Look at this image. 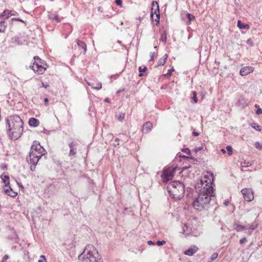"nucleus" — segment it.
<instances>
[{
  "label": "nucleus",
  "mask_w": 262,
  "mask_h": 262,
  "mask_svg": "<svg viewBox=\"0 0 262 262\" xmlns=\"http://www.w3.org/2000/svg\"><path fill=\"white\" fill-rule=\"evenodd\" d=\"M139 72L140 74H139V77H142L144 74H143V72H146L147 70V68L146 67H139Z\"/></svg>",
  "instance_id": "28"
},
{
  "label": "nucleus",
  "mask_w": 262,
  "mask_h": 262,
  "mask_svg": "<svg viewBox=\"0 0 262 262\" xmlns=\"http://www.w3.org/2000/svg\"><path fill=\"white\" fill-rule=\"evenodd\" d=\"M244 199L247 202H251L254 199V196L251 190L247 188H244L241 190Z\"/></svg>",
  "instance_id": "11"
},
{
  "label": "nucleus",
  "mask_w": 262,
  "mask_h": 262,
  "mask_svg": "<svg viewBox=\"0 0 262 262\" xmlns=\"http://www.w3.org/2000/svg\"><path fill=\"white\" fill-rule=\"evenodd\" d=\"M77 143L76 142L72 141L69 144L70 148L69 156L75 157L77 154Z\"/></svg>",
  "instance_id": "12"
},
{
  "label": "nucleus",
  "mask_w": 262,
  "mask_h": 262,
  "mask_svg": "<svg viewBox=\"0 0 262 262\" xmlns=\"http://www.w3.org/2000/svg\"><path fill=\"white\" fill-rule=\"evenodd\" d=\"M7 26V23L5 20H0V32L4 33L6 31V27Z\"/></svg>",
  "instance_id": "21"
},
{
  "label": "nucleus",
  "mask_w": 262,
  "mask_h": 262,
  "mask_svg": "<svg viewBox=\"0 0 262 262\" xmlns=\"http://www.w3.org/2000/svg\"><path fill=\"white\" fill-rule=\"evenodd\" d=\"M202 149V147H197L194 148V151L195 152H199Z\"/></svg>",
  "instance_id": "52"
},
{
  "label": "nucleus",
  "mask_w": 262,
  "mask_h": 262,
  "mask_svg": "<svg viewBox=\"0 0 262 262\" xmlns=\"http://www.w3.org/2000/svg\"><path fill=\"white\" fill-rule=\"evenodd\" d=\"M182 151L186 154L188 155H190L191 154L190 150L188 148H185L182 149Z\"/></svg>",
  "instance_id": "40"
},
{
  "label": "nucleus",
  "mask_w": 262,
  "mask_h": 262,
  "mask_svg": "<svg viewBox=\"0 0 262 262\" xmlns=\"http://www.w3.org/2000/svg\"><path fill=\"white\" fill-rule=\"evenodd\" d=\"M177 156H179V157L181 159V161L182 160V159L187 160L190 159V157L184 155H181V154L180 153L178 154Z\"/></svg>",
  "instance_id": "38"
},
{
  "label": "nucleus",
  "mask_w": 262,
  "mask_h": 262,
  "mask_svg": "<svg viewBox=\"0 0 262 262\" xmlns=\"http://www.w3.org/2000/svg\"><path fill=\"white\" fill-rule=\"evenodd\" d=\"M12 231L13 232V235L11 237H9V238L11 239L18 238V235L16 232V231H14L13 229L12 230Z\"/></svg>",
  "instance_id": "37"
},
{
  "label": "nucleus",
  "mask_w": 262,
  "mask_h": 262,
  "mask_svg": "<svg viewBox=\"0 0 262 262\" xmlns=\"http://www.w3.org/2000/svg\"><path fill=\"white\" fill-rule=\"evenodd\" d=\"M198 250V248L196 246H193V247L189 248L187 250H185L184 254L188 256H191L195 253Z\"/></svg>",
  "instance_id": "17"
},
{
  "label": "nucleus",
  "mask_w": 262,
  "mask_h": 262,
  "mask_svg": "<svg viewBox=\"0 0 262 262\" xmlns=\"http://www.w3.org/2000/svg\"><path fill=\"white\" fill-rule=\"evenodd\" d=\"M237 27L240 29H247V30H248L250 28L249 25L243 24L242 21L240 20H238L237 21Z\"/></svg>",
  "instance_id": "23"
},
{
  "label": "nucleus",
  "mask_w": 262,
  "mask_h": 262,
  "mask_svg": "<svg viewBox=\"0 0 262 262\" xmlns=\"http://www.w3.org/2000/svg\"><path fill=\"white\" fill-rule=\"evenodd\" d=\"M115 3L117 6L122 7V0H115Z\"/></svg>",
  "instance_id": "47"
},
{
  "label": "nucleus",
  "mask_w": 262,
  "mask_h": 262,
  "mask_svg": "<svg viewBox=\"0 0 262 262\" xmlns=\"http://www.w3.org/2000/svg\"><path fill=\"white\" fill-rule=\"evenodd\" d=\"M224 204L225 206H227L229 204V202L228 201H226L224 202Z\"/></svg>",
  "instance_id": "58"
},
{
  "label": "nucleus",
  "mask_w": 262,
  "mask_h": 262,
  "mask_svg": "<svg viewBox=\"0 0 262 262\" xmlns=\"http://www.w3.org/2000/svg\"><path fill=\"white\" fill-rule=\"evenodd\" d=\"M147 243L149 245H154V243L152 241H148L147 242Z\"/></svg>",
  "instance_id": "60"
},
{
  "label": "nucleus",
  "mask_w": 262,
  "mask_h": 262,
  "mask_svg": "<svg viewBox=\"0 0 262 262\" xmlns=\"http://www.w3.org/2000/svg\"><path fill=\"white\" fill-rule=\"evenodd\" d=\"M98 11H99L100 12L102 13L103 12V9L101 7L99 6L98 9H97Z\"/></svg>",
  "instance_id": "57"
},
{
  "label": "nucleus",
  "mask_w": 262,
  "mask_h": 262,
  "mask_svg": "<svg viewBox=\"0 0 262 262\" xmlns=\"http://www.w3.org/2000/svg\"><path fill=\"white\" fill-rule=\"evenodd\" d=\"M82 262H102L101 256L93 245H87L83 252L79 256Z\"/></svg>",
  "instance_id": "3"
},
{
  "label": "nucleus",
  "mask_w": 262,
  "mask_h": 262,
  "mask_svg": "<svg viewBox=\"0 0 262 262\" xmlns=\"http://www.w3.org/2000/svg\"><path fill=\"white\" fill-rule=\"evenodd\" d=\"M247 229H248V227H247L246 226L241 225H237L236 227L235 228V230L237 232H240L241 231H243L244 230H247Z\"/></svg>",
  "instance_id": "29"
},
{
  "label": "nucleus",
  "mask_w": 262,
  "mask_h": 262,
  "mask_svg": "<svg viewBox=\"0 0 262 262\" xmlns=\"http://www.w3.org/2000/svg\"><path fill=\"white\" fill-rule=\"evenodd\" d=\"M160 41H162L164 42V44L166 43L167 41V34L166 31H164V32L161 34Z\"/></svg>",
  "instance_id": "31"
},
{
  "label": "nucleus",
  "mask_w": 262,
  "mask_h": 262,
  "mask_svg": "<svg viewBox=\"0 0 262 262\" xmlns=\"http://www.w3.org/2000/svg\"><path fill=\"white\" fill-rule=\"evenodd\" d=\"M17 14H18V13H17L16 12H15V11H14V12H12V15H11V16L16 15H17Z\"/></svg>",
  "instance_id": "62"
},
{
  "label": "nucleus",
  "mask_w": 262,
  "mask_h": 262,
  "mask_svg": "<svg viewBox=\"0 0 262 262\" xmlns=\"http://www.w3.org/2000/svg\"><path fill=\"white\" fill-rule=\"evenodd\" d=\"M174 71V68H173V67H172L170 69H169L168 70V72L166 74H164V76L165 77H171V76L172 75V72H173Z\"/></svg>",
  "instance_id": "33"
},
{
  "label": "nucleus",
  "mask_w": 262,
  "mask_h": 262,
  "mask_svg": "<svg viewBox=\"0 0 262 262\" xmlns=\"http://www.w3.org/2000/svg\"><path fill=\"white\" fill-rule=\"evenodd\" d=\"M30 150L36 151L40 154L43 153V156L47 154L46 150L41 146L40 143L36 140L33 141Z\"/></svg>",
  "instance_id": "9"
},
{
  "label": "nucleus",
  "mask_w": 262,
  "mask_h": 262,
  "mask_svg": "<svg viewBox=\"0 0 262 262\" xmlns=\"http://www.w3.org/2000/svg\"><path fill=\"white\" fill-rule=\"evenodd\" d=\"M248 104V100L243 97H240L236 103V105L242 108H244L247 106Z\"/></svg>",
  "instance_id": "14"
},
{
  "label": "nucleus",
  "mask_w": 262,
  "mask_h": 262,
  "mask_svg": "<svg viewBox=\"0 0 262 262\" xmlns=\"http://www.w3.org/2000/svg\"><path fill=\"white\" fill-rule=\"evenodd\" d=\"M7 133L10 139L16 140L23 135L24 123L17 115L8 116L6 119Z\"/></svg>",
  "instance_id": "2"
},
{
  "label": "nucleus",
  "mask_w": 262,
  "mask_h": 262,
  "mask_svg": "<svg viewBox=\"0 0 262 262\" xmlns=\"http://www.w3.org/2000/svg\"><path fill=\"white\" fill-rule=\"evenodd\" d=\"M16 183H17V185H18L20 187H21V188H24V187H23V185L20 184V183H19L18 181H16Z\"/></svg>",
  "instance_id": "59"
},
{
  "label": "nucleus",
  "mask_w": 262,
  "mask_h": 262,
  "mask_svg": "<svg viewBox=\"0 0 262 262\" xmlns=\"http://www.w3.org/2000/svg\"><path fill=\"white\" fill-rule=\"evenodd\" d=\"M254 106H255L256 108H257V109H258V108H259V106L258 104H255Z\"/></svg>",
  "instance_id": "63"
},
{
  "label": "nucleus",
  "mask_w": 262,
  "mask_h": 262,
  "mask_svg": "<svg viewBox=\"0 0 262 262\" xmlns=\"http://www.w3.org/2000/svg\"><path fill=\"white\" fill-rule=\"evenodd\" d=\"M118 77V75H112L111 76V78H113V79H117Z\"/></svg>",
  "instance_id": "56"
},
{
  "label": "nucleus",
  "mask_w": 262,
  "mask_h": 262,
  "mask_svg": "<svg viewBox=\"0 0 262 262\" xmlns=\"http://www.w3.org/2000/svg\"><path fill=\"white\" fill-rule=\"evenodd\" d=\"M226 149L228 151V155L231 156L233 153L232 147L231 146L228 145L226 147Z\"/></svg>",
  "instance_id": "36"
},
{
  "label": "nucleus",
  "mask_w": 262,
  "mask_h": 262,
  "mask_svg": "<svg viewBox=\"0 0 262 262\" xmlns=\"http://www.w3.org/2000/svg\"><path fill=\"white\" fill-rule=\"evenodd\" d=\"M43 156V153H39L36 151L30 150L29 155L27 157L28 162L31 164L30 169L33 171L35 169L36 165L37 164L39 160Z\"/></svg>",
  "instance_id": "6"
},
{
  "label": "nucleus",
  "mask_w": 262,
  "mask_h": 262,
  "mask_svg": "<svg viewBox=\"0 0 262 262\" xmlns=\"http://www.w3.org/2000/svg\"><path fill=\"white\" fill-rule=\"evenodd\" d=\"M49 18L50 19L55 20L56 22L58 23L61 21L60 18L57 14H51L49 15Z\"/></svg>",
  "instance_id": "24"
},
{
  "label": "nucleus",
  "mask_w": 262,
  "mask_h": 262,
  "mask_svg": "<svg viewBox=\"0 0 262 262\" xmlns=\"http://www.w3.org/2000/svg\"><path fill=\"white\" fill-rule=\"evenodd\" d=\"M125 89H119V90H118V91H117V93H117V94H118H118H119L121 92H122L125 91Z\"/></svg>",
  "instance_id": "53"
},
{
  "label": "nucleus",
  "mask_w": 262,
  "mask_h": 262,
  "mask_svg": "<svg viewBox=\"0 0 262 262\" xmlns=\"http://www.w3.org/2000/svg\"><path fill=\"white\" fill-rule=\"evenodd\" d=\"M49 86V85L47 83H45L43 82H41V85L39 86V88H41L42 87H43L46 89H47L48 87Z\"/></svg>",
  "instance_id": "46"
},
{
  "label": "nucleus",
  "mask_w": 262,
  "mask_h": 262,
  "mask_svg": "<svg viewBox=\"0 0 262 262\" xmlns=\"http://www.w3.org/2000/svg\"><path fill=\"white\" fill-rule=\"evenodd\" d=\"M104 101L108 103H111V99L108 97L105 98Z\"/></svg>",
  "instance_id": "55"
},
{
  "label": "nucleus",
  "mask_w": 262,
  "mask_h": 262,
  "mask_svg": "<svg viewBox=\"0 0 262 262\" xmlns=\"http://www.w3.org/2000/svg\"><path fill=\"white\" fill-rule=\"evenodd\" d=\"M33 60L34 62L30 65V68L36 74L38 75L43 74L48 67L46 61L38 56H35L33 57Z\"/></svg>",
  "instance_id": "5"
},
{
  "label": "nucleus",
  "mask_w": 262,
  "mask_h": 262,
  "mask_svg": "<svg viewBox=\"0 0 262 262\" xmlns=\"http://www.w3.org/2000/svg\"><path fill=\"white\" fill-rule=\"evenodd\" d=\"M254 68L251 66H246L242 68L239 72L241 76H246L254 71Z\"/></svg>",
  "instance_id": "13"
},
{
  "label": "nucleus",
  "mask_w": 262,
  "mask_h": 262,
  "mask_svg": "<svg viewBox=\"0 0 262 262\" xmlns=\"http://www.w3.org/2000/svg\"><path fill=\"white\" fill-rule=\"evenodd\" d=\"M167 188L170 195L173 199L179 200L183 198L185 186L181 181H170Z\"/></svg>",
  "instance_id": "4"
},
{
  "label": "nucleus",
  "mask_w": 262,
  "mask_h": 262,
  "mask_svg": "<svg viewBox=\"0 0 262 262\" xmlns=\"http://www.w3.org/2000/svg\"><path fill=\"white\" fill-rule=\"evenodd\" d=\"M203 188L199 190L200 194L193 199V208L199 211L208 210L216 204L215 189L213 184L214 181H201Z\"/></svg>",
  "instance_id": "1"
},
{
  "label": "nucleus",
  "mask_w": 262,
  "mask_h": 262,
  "mask_svg": "<svg viewBox=\"0 0 262 262\" xmlns=\"http://www.w3.org/2000/svg\"><path fill=\"white\" fill-rule=\"evenodd\" d=\"M155 52H150V59L149 61H153L155 59Z\"/></svg>",
  "instance_id": "42"
},
{
  "label": "nucleus",
  "mask_w": 262,
  "mask_h": 262,
  "mask_svg": "<svg viewBox=\"0 0 262 262\" xmlns=\"http://www.w3.org/2000/svg\"><path fill=\"white\" fill-rule=\"evenodd\" d=\"M177 166H166L164 167L161 175L162 180H172L177 170H180Z\"/></svg>",
  "instance_id": "7"
},
{
  "label": "nucleus",
  "mask_w": 262,
  "mask_h": 262,
  "mask_svg": "<svg viewBox=\"0 0 262 262\" xmlns=\"http://www.w3.org/2000/svg\"><path fill=\"white\" fill-rule=\"evenodd\" d=\"M77 44L79 49H81L83 50V54H85L86 52V45L85 43L79 39H77L76 40Z\"/></svg>",
  "instance_id": "18"
},
{
  "label": "nucleus",
  "mask_w": 262,
  "mask_h": 262,
  "mask_svg": "<svg viewBox=\"0 0 262 262\" xmlns=\"http://www.w3.org/2000/svg\"><path fill=\"white\" fill-rule=\"evenodd\" d=\"M11 21L12 22H13V21H20L21 23H25V21L23 19H21L19 18H12L11 19Z\"/></svg>",
  "instance_id": "45"
},
{
  "label": "nucleus",
  "mask_w": 262,
  "mask_h": 262,
  "mask_svg": "<svg viewBox=\"0 0 262 262\" xmlns=\"http://www.w3.org/2000/svg\"><path fill=\"white\" fill-rule=\"evenodd\" d=\"M193 134L195 136H198L199 135V133H198V132H193Z\"/></svg>",
  "instance_id": "61"
},
{
  "label": "nucleus",
  "mask_w": 262,
  "mask_h": 262,
  "mask_svg": "<svg viewBox=\"0 0 262 262\" xmlns=\"http://www.w3.org/2000/svg\"><path fill=\"white\" fill-rule=\"evenodd\" d=\"M152 128V123L150 121H146L143 124L142 131L145 134H148L151 130Z\"/></svg>",
  "instance_id": "15"
},
{
  "label": "nucleus",
  "mask_w": 262,
  "mask_h": 262,
  "mask_svg": "<svg viewBox=\"0 0 262 262\" xmlns=\"http://www.w3.org/2000/svg\"><path fill=\"white\" fill-rule=\"evenodd\" d=\"M187 18L188 19V22L187 23L188 24H190L192 20H193L195 19V16L193 15L192 14L190 13H187L186 14Z\"/></svg>",
  "instance_id": "32"
},
{
  "label": "nucleus",
  "mask_w": 262,
  "mask_h": 262,
  "mask_svg": "<svg viewBox=\"0 0 262 262\" xmlns=\"http://www.w3.org/2000/svg\"><path fill=\"white\" fill-rule=\"evenodd\" d=\"M166 244V241H158L156 243V244L158 245V246H162V245H164V244Z\"/></svg>",
  "instance_id": "44"
},
{
  "label": "nucleus",
  "mask_w": 262,
  "mask_h": 262,
  "mask_svg": "<svg viewBox=\"0 0 262 262\" xmlns=\"http://www.w3.org/2000/svg\"><path fill=\"white\" fill-rule=\"evenodd\" d=\"M254 146L256 149H258L259 150H262V143L258 141L254 143Z\"/></svg>",
  "instance_id": "34"
},
{
  "label": "nucleus",
  "mask_w": 262,
  "mask_h": 262,
  "mask_svg": "<svg viewBox=\"0 0 262 262\" xmlns=\"http://www.w3.org/2000/svg\"><path fill=\"white\" fill-rule=\"evenodd\" d=\"M256 114L259 115L262 114V110L260 108H258L255 112Z\"/></svg>",
  "instance_id": "49"
},
{
  "label": "nucleus",
  "mask_w": 262,
  "mask_h": 262,
  "mask_svg": "<svg viewBox=\"0 0 262 262\" xmlns=\"http://www.w3.org/2000/svg\"><path fill=\"white\" fill-rule=\"evenodd\" d=\"M221 151L223 153H226V150L224 149H222Z\"/></svg>",
  "instance_id": "64"
},
{
  "label": "nucleus",
  "mask_w": 262,
  "mask_h": 262,
  "mask_svg": "<svg viewBox=\"0 0 262 262\" xmlns=\"http://www.w3.org/2000/svg\"><path fill=\"white\" fill-rule=\"evenodd\" d=\"M44 102H45V105H46V106H47V105H48V102H49V99H48V98H45L44 99Z\"/></svg>",
  "instance_id": "54"
},
{
  "label": "nucleus",
  "mask_w": 262,
  "mask_h": 262,
  "mask_svg": "<svg viewBox=\"0 0 262 262\" xmlns=\"http://www.w3.org/2000/svg\"><path fill=\"white\" fill-rule=\"evenodd\" d=\"M217 256H218V254L217 253H213L210 257L211 261H212L214 260H215L217 257Z\"/></svg>",
  "instance_id": "41"
},
{
  "label": "nucleus",
  "mask_w": 262,
  "mask_h": 262,
  "mask_svg": "<svg viewBox=\"0 0 262 262\" xmlns=\"http://www.w3.org/2000/svg\"><path fill=\"white\" fill-rule=\"evenodd\" d=\"M150 17L152 21L156 22V25L160 22V9L158 3L157 1H153L151 3V8L150 12Z\"/></svg>",
  "instance_id": "8"
},
{
  "label": "nucleus",
  "mask_w": 262,
  "mask_h": 262,
  "mask_svg": "<svg viewBox=\"0 0 262 262\" xmlns=\"http://www.w3.org/2000/svg\"><path fill=\"white\" fill-rule=\"evenodd\" d=\"M14 12V10H10L9 9H5L2 13L0 14V18L5 20L9 18L12 15V12Z\"/></svg>",
  "instance_id": "16"
},
{
  "label": "nucleus",
  "mask_w": 262,
  "mask_h": 262,
  "mask_svg": "<svg viewBox=\"0 0 262 262\" xmlns=\"http://www.w3.org/2000/svg\"><path fill=\"white\" fill-rule=\"evenodd\" d=\"M125 115L123 113H121L118 117V120L119 121H122L124 118Z\"/></svg>",
  "instance_id": "43"
},
{
  "label": "nucleus",
  "mask_w": 262,
  "mask_h": 262,
  "mask_svg": "<svg viewBox=\"0 0 262 262\" xmlns=\"http://www.w3.org/2000/svg\"><path fill=\"white\" fill-rule=\"evenodd\" d=\"M3 182L5 184L4 189L5 193L12 198L17 196V192L13 191L9 186V181H3Z\"/></svg>",
  "instance_id": "10"
},
{
  "label": "nucleus",
  "mask_w": 262,
  "mask_h": 262,
  "mask_svg": "<svg viewBox=\"0 0 262 262\" xmlns=\"http://www.w3.org/2000/svg\"><path fill=\"white\" fill-rule=\"evenodd\" d=\"M258 226V224L256 222H254L251 224L247 226L248 227V229H250L251 230H255Z\"/></svg>",
  "instance_id": "27"
},
{
  "label": "nucleus",
  "mask_w": 262,
  "mask_h": 262,
  "mask_svg": "<svg viewBox=\"0 0 262 262\" xmlns=\"http://www.w3.org/2000/svg\"><path fill=\"white\" fill-rule=\"evenodd\" d=\"M192 93V99L194 103H197L198 102V98H197V93L195 91H193Z\"/></svg>",
  "instance_id": "35"
},
{
  "label": "nucleus",
  "mask_w": 262,
  "mask_h": 262,
  "mask_svg": "<svg viewBox=\"0 0 262 262\" xmlns=\"http://www.w3.org/2000/svg\"><path fill=\"white\" fill-rule=\"evenodd\" d=\"M40 258L42 259H40L38 260V262H43V260H46V258L44 255H41Z\"/></svg>",
  "instance_id": "50"
},
{
  "label": "nucleus",
  "mask_w": 262,
  "mask_h": 262,
  "mask_svg": "<svg viewBox=\"0 0 262 262\" xmlns=\"http://www.w3.org/2000/svg\"><path fill=\"white\" fill-rule=\"evenodd\" d=\"M204 177L208 180H214L213 174L210 171H206V173L205 174Z\"/></svg>",
  "instance_id": "25"
},
{
  "label": "nucleus",
  "mask_w": 262,
  "mask_h": 262,
  "mask_svg": "<svg viewBox=\"0 0 262 262\" xmlns=\"http://www.w3.org/2000/svg\"><path fill=\"white\" fill-rule=\"evenodd\" d=\"M247 43L249 45L250 47H253L254 45V42L253 41V39L252 38H249L247 40Z\"/></svg>",
  "instance_id": "39"
},
{
  "label": "nucleus",
  "mask_w": 262,
  "mask_h": 262,
  "mask_svg": "<svg viewBox=\"0 0 262 262\" xmlns=\"http://www.w3.org/2000/svg\"><path fill=\"white\" fill-rule=\"evenodd\" d=\"M251 126L252 128L255 129V130L257 131H261V126L258 125L257 123L253 122L251 124Z\"/></svg>",
  "instance_id": "26"
},
{
  "label": "nucleus",
  "mask_w": 262,
  "mask_h": 262,
  "mask_svg": "<svg viewBox=\"0 0 262 262\" xmlns=\"http://www.w3.org/2000/svg\"><path fill=\"white\" fill-rule=\"evenodd\" d=\"M87 84L93 89L100 90L102 87L101 83L98 82L95 85L94 83L87 82Z\"/></svg>",
  "instance_id": "22"
},
{
  "label": "nucleus",
  "mask_w": 262,
  "mask_h": 262,
  "mask_svg": "<svg viewBox=\"0 0 262 262\" xmlns=\"http://www.w3.org/2000/svg\"><path fill=\"white\" fill-rule=\"evenodd\" d=\"M1 178L2 180H9L10 178L8 172H3L1 176Z\"/></svg>",
  "instance_id": "30"
},
{
  "label": "nucleus",
  "mask_w": 262,
  "mask_h": 262,
  "mask_svg": "<svg viewBox=\"0 0 262 262\" xmlns=\"http://www.w3.org/2000/svg\"><path fill=\"white\" fill-rule=\"evenodd\" d=\"M9 256L8 255L6 254L3 256L2 260L6 261L7 259L9 258Z\"/></svg>",
  "instance_id": "51"
},
{
  "label": "nucleus",
  "mask_w": 262,
  "mask_h": 262,
  "mask_svg": "<svg viewBox=\"0 0 262 262\" xmlns=\"http://www.w3.org/2000/svg\"><path fill=\"white\" fill-rule=\"evenodd\" d=\"M28 123L30 126L37 127L39 124V121L35 118H30L29 120Z\"/></svg>",
  "instance_id": "19"
},
{
  "label": "nucleus",
  "mask_w": 262,
  "mask_h": 262,
  "mask_svg": "<svg viewBox=\"0 0 262 262\" xmlns=\"http://www.w3.org/2000/svg\"><path fill=\"white\" fill-rule=\"evenodd\" d=\"M247 242V239L246 237H244L243 238L239 240V244L242 245Z\"/></svg>",
  "instance_id": "48"
},
{
  "label": "nucleus",
  "mask_w": 262,
  "mask_h": 262,
  "mask_svg": "<svg viewBox=\"0 0 262 262\" xmlns=\"http://www.w3.org/2000/svg\"><path fill=\"white\" fill-rule=\"evenodd\" d=\"M168 57V54H165L162 58H160L159 60V61L158 62L157 66L159 67V66H164L167 59Z\"/></svg>",
  "instance_id": "20"
}]
</instances>
